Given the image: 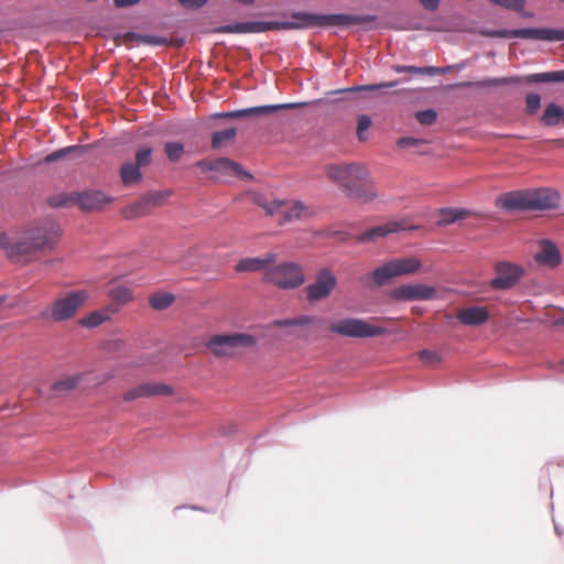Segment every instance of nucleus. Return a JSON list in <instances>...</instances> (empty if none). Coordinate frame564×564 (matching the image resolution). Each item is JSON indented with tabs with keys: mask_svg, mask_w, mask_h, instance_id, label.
I'll list each match as a JSON object with an SVG mask.
<instances>
[{
	"mask_svg": "<svg viewBox=\"0 0 564 564\" xmlns=\"http://www.w3.org/2000/svg\"><path fill=\"white\" fill-rule=\"evenodd\" d=\"M122 41L124 43L133 42V41L139 42L140 41V34H137V33H133V32H128V33L122 35Z\"/></svg>",
	"mask_w": 564,
	"mask_h": 564,
	"instance_id": "5fc2aeb1",
	"label": "nucleus"
},
{
	"mask_svg": "<svg viewBox=\"0 0 564 564\" xmlns=\"http://www.w3.org/2000/svg\"><path fill=\"white\" fill-rule=\"evenodd\" d=\"M152 162V148L150 147H140L135 152V162L140 169L143 166H148Z\"/></svg>",
	"mask_w": 564,
	"mask_h": 564,
	"instance_id": "ea45409f",
	"label": "nucleus"
},
{
	"mask_svg": "<svg viewBox=\"0 0 564 564\" xmlns=\"http://www.w3.org/2000/svg\"><path fill=\"white\" fill-rule=\"evenodd\" d=\"M313 323V318L310 316H301L296 318L276 321L274 324L280 327L286 326H306Z\"/></svg>",
	"mask_w": 564,
	"mask_h": 564,
	"instance_id": "a19ab883",
	"label": "nucleus"
},
{
	"mask_svg": "<svg viewBox=\"0 0 564 564\" xmlns=\"http://www.w3.org/2000/svg\"><path fill=\"white\" fill-rule=\"evenodd\" d=\"M139 43L148 44V45H164L166 40L160 36L154 35H141Z\"/></svg>",
	"mask_w": 564,
	"mask_h": 564,
	"instance_id": "de8ad7c7",
	"label": "nucleus"
},
{
	"mask_svg": "<svg viewBox=\"0 0 564 564\" xmlns=\"http://www.w3.org/2000/svg\"><path fill=\"white\" fill-rule=\"evenodd\" d=\"M540 249L535 253V260L543 265L555 268L561 262L558 248L550 240L540 241Z\"/></svg>",
	"mask_w": 564,
	"mask_h": 564,
	"instance_id": "aec40b11",
	"label": "nucleus"
},
{
	"mask_svg": "<svg viewBox=\"0 0 564 564\" xmlns=\"http://www.w3.org/2000/svg\"><path fill=\"white\" fill-rule=\"evenodd\" d=\"M399 82H388V83H381V84H371V85H361V86H354L341 90H336L335 93H358V91H373L379 90L383 88H392L398 86Z\"/></svg>",
	"mask_w": 564,
	"mask_h": 564,
	"instance_id": "f704fd0d",
	"label": "nucleus"
},
{
	"mask_svg": "<svg viewBox=\"0 0 564 564\" xmlns=\"http://www.w3.org/2000/svg\"><path fill=\"white\" fill-rule=\"evenodd\" d=\"M175 302V296L169 292H156L149 296V304L154 311H164Z\"/></svg>",
	"mask_w": 564,
	"mask_h": 564,
	"instance_id": "cd10ccee",
	"label": "nucleus"
},
{
	"mask_svg": "<svg viewBox=\"0 0 564 564\" xmlns=\"http://www.w3.org/2000/svg\"><path fill=\"white\" fill-rule=\"evenodd\" d=\"M89 300L87 290L67 291L53 300L42 312L41 317L54 323L73 319Z\"/></svg>",
	"mask_w": 564,
	"mask_h": 564,
	"instance_id": "0eeeda50",
	"label": "nucleus"
},
{
	"mask_svg": "<svg viewBox=\"0 0 564 564\" xmlns=\"http://www.w3.org/2000/svg\"><path fill=\"white\" fill-rule=\"evenodd\" d=\"M389 297L395 301H427L436 297V289L426 284H403L390 290Z\"/></svg>",
	"mask_w": 564,
	"mask_h": 564,
	"instance_id": "4468645a",
	"label": "nucleus"
},
{
	"mask_svg": "<svg viewBox=\"0 0 564 564\" xmlns=\"http://www.w3.org/2000/svg\"><path fill=\"white\" fill-rule=\"evenodd\" d=\"M541 121L546 127H554L558 123H564V109L556 105V104H550L546 106Z\"/></svg>",
	"mask_w": 564,
	"mask_h": 564,
	"instance_id": "393cba45",
	"label": "nucleus"
},
{
	"mask_svg": "<svg viewBox=\"0 0 564 564\" xmlns=\"http://www.w3.org/2000/svg\"><path fill=\"white\" fill-rule=\"evenodd\" d=\"M120 177L126 186L139 183L142 180L141 169L132 162H126L120 167Z\"/></svg>",
	"mask_w": 564,
	"mask_h": 564,
	"instance_id": "a878e982",
	"label": "nucleus"
},
{
	"mask_svg": "<svg viewBox=\"0 0 564 564\" xmlns=\"http://www.w3.org/2000/svg\"><path fill=\"white\" fill-rule=\"evenodd\" d=\"M415 117L421 124L431 126L432 123L435 122L437 113L433 109H426L417 111Z\"/></svg>",
	"mask_w": 564,
	"mask_h": 564,
	"instance_id": "c03bdc74",
	"label": "nucleus"
},
{
	"mask_svg": "<svg viewBox=\"0 0 564 564\" xmlns=\"http://www.w3.org/2000/svg\"><path fill=\"white\" fill-rule=\"evenodd\" d=\"M324 173L347 197L369 203L377 197V189L368 167L361 163H330Z\"/></svg>",
	"mask_w": 564,
	"mask_h": 564,
	"instance_id": "f03ea898",
	"label": "nucleus"
},
{
	"mask_svg": "<svg viewBox=\"0 0 564 564\" xmlns=\"http://www.w3.org/2000/svg\"><path fill=\"white\" fill-rule=\"evenodd\" d=\"M80 379V376H70L63 378L52 386V390L55 392L70 391L79 384Z\"/></svg>",
	"mask_w": 564,
	"mask_h": 564,
	"instance_id": "e433bc0d",
	"label": "nucleus"
},
{
	"mask_svg": "<svg viewBox=\"0 0 564 564\" xmlns=\"http://www.w3.org/2000/svg\"><path fill=\"white\" fill-rule=\"evenodd\" d=\"M495 278L489 285L492 290L506 291L516 286L521 280L523 269L509 261H498L494 267Z\"/></svg>",
	"mask_w": 564,
	"mask_h": 564,
	"instance_id": "ddd939ff",
	"label": "nucleus"
},
{
	"mask_svg": "<svg viewBox=\"0 0 564 564\" xmlns=\"http://www.w3.org/2000/svg\"><path fill=\"white\" fill-rule=\"evenodd\" d=\"M110 202V198L100 191L84 192L74 195H57L48 199L52 207H65L70 204H78L80 209L93 212L101 209Z\"/></svg>",
	"mask_w": 564,
	"mask_h": 564,
	"instance_id": "9b49d317",
	"label": "nucleus"
},
{
	"mask_svg": "<svg viewBox=\"0 0 564 564\" xmlns=\"http://www.w3.org/2000/svg\"><path fill=\"white\" fill-rule=\"evenodd\" d=\"M419 357L424 365L429 366L436 365L441 361V356L438 355V352L429 349L422 350Z\"/></svg>",
	"mask_w": 564,
	"mask_h": 564,
	"instance_id": "a18cd8bd",
	"label": "nucleus"
},
{
	"mask_svg": "<svg viewBox=\"0 0 564 564\" xmlns=\"http://www.w3.org/2000/svg\"><path fill=\"white\" fill-rule=\"evenodd\" d=\"M108 295L118 307L124 305L133 300L132 291L123 285H116L108 290Z\"/></svg>",
	"mask_w": 564,
	"mask_h": 564,
	"instance_id": "c85d7f7f",
	"label": "nucleus"
},
{
	"mask_svg": "<svg viewBox=\"0 0 564 564\" xmlns=\"http://www.w3.org/2000/svg\"><path fill=\"white\" fill-rule=\"evenodd\" d=\"M254 345V337L243 333L213 335L206 343L208 350L219 358H234Z\"/></svg>",
	"mask_w": 564,
	"mask_h": 564,
	"instance_id": "6e6552de",
	"label": "nucleus"
},
{
	"mask_svg": "<svg viewBox=\"0 0 564 564\" xmlns=\"http://www.w3.org/2000/svg\"><path fill=\"white\" fill-rule=\"evenodd\" d=\"M13 243H14V240L11 241V240H9V238L6 234H0V248H3L7 253H8V247Z\"/></svg>",
	"mask_w": 564,
	"mask_h": 564,
	"instance_id": "864d4df0",
	"label": "nucleus"
},
{
	"mask_svg": "<svg viewBox=\"0 0 564 564\" xmlns=\"http://www.w3.org/2000/svg\"><path fill=\"white\" fill-rule=\"evenodd\" d=\"M336 284V276L329 269L321 270L316 274L315 281L306 288L307 300L314 303L328 297Z\"/></svg>",
	"mask_w": 564,
	"mask_h": 564,
	"instance_id": "2eb2a0df",
	"label": "nucleus"
},
{
	"mask_svg": "<svg viewBox=\"0 0 564 564\" xmlns=\"http://www.w3.org/2000/svg\"><path fill=\"white\" fill-rule=\"evenodd\" d=\"M170 195L171 192L169 191H159L144 195V198L152 210L153 208L161 206Z\"/></svg>",
	"mask_w": 564,
	"mask_h": 564,
	"instance_id": "58836bf2",
	"label": "nucleus"
},
{
	"mask_svg": "<svg viewBox=\"0 0 564 564\" xmlns=\"http://www.w3.org/2000/svg\"><path fill=\"white\" fill-rule=\"evenodd\" d=\"M554 324H555L556 326H564V316H563V317H561V318H557V319L554 322Z\"/></svg>",
	"mask_w": 564,
	"mask_h": 564,
	"instance_id": "4d7b16f0",
	"label": "nucleus"
},
{
	"mask_svg": "<svg viewBox=\"0 0 564 564\" xmlns=\"http://www.w3.org/2000/svg\"><path fill=\"white\" fill-rule=\"evenodd\" d=\"M86 151V147L83 145H70L63 149H59L57 151H54L53 153L45 156L44 162L52 163L57 160H61L63 158H66L68 155H82Z\"/></svg>",
	"mask_w": 564,
	"mask_h": 564,
	"instance_id": "7c9ffc66",
	"label": "nucleus"
},
{
	"mask_svg": "<svg viewBox=\"0 0 564 564\" xmlns=\"http://www.w3.org/2000/svg\"><path fill=\"white\" fill-rule=\"evenodd\" d=\"M422 142H423L422 140H419V139H415V138L403 137V138H400L398 140V147H400V148H410V147L417 145V144H420Z\"/></svg>",
	"mask_w": 564,
	"mask_h": 564,
	"instance_id": "09e8293b",
	"label": "nucleus"
},
{
	"mask_svg": "<svg viewBox=\"0 0 564 564\" xmlns=\"http://www.w3.org/2000/svg\"><path fill=\"white\" fill-rule=\"evenodd\" d=\"M263 280L283 290H293L305 282L302 267L295 262H283L268 268Z\"/></svg>",
	"mask_w": 564,
	"mask_h": 564,
	"instance_id": "1a4fd4ad",
	"label": "nucleus"
},
{
	"mask_svg": "<svg viewBox=\"0 0 564 564\" xmlns=\"http://www.w3.org/2000/svg\"><path fill=\"white\" fill-rule=\"evenodd\" d=\"M276 256L268 253L263 258H245L241 259L235 267L237 272H257L267 270L269 264L275 262Z\"/></svg>",
	"mask_w": 564,
	"mask_h": 564,
	"instance_id": "412c9836",
	"label": "nucleus"
},
{
	"mask_svg": "<svg viewBox=\"0 0 564 564\" xmlns=\"http://www.w3.org/2000/svg\"><path fill=\"white\" fill-rule=\"evenodd\" d=\"M164 152L171 162L178 161L184 154V144L181 142H166Z\"/></svg>",
	"mask_w": 564,
	"mask_h": 564,
	"instance_id": "4c0bfd02",
	"label": "nucleus"
},
{
	"mask_svg": "<svg viewBox=\"0 0 564 564\" xmlns=\"http://www.w3.org/2000/svg\"><path fill=\"white\" fill-rule=\"evenodd\" d=\"M196 165L205 172L214 171L223 167H232L234 165L230 163V160L227 158H220L217 160H202L196 163Z\"/></svg>",
	"mask_w": 564,
	"mask_h": 564,
	"instance_id": "c9c22d12",
	"label": "nucleus"
},
{
	"mask_svg": "<svg viewBox=\"0 0 564 564\" xmlns=\"http://www.w3.org/2000/svg\"><path fill=\"white\" fill-rule=\"evenodd\" d=\"M184 7L188 8H200L207 0H178Z\"/></svg>",
	"mask_w": 564,
	"mask_h": 564,
	"instance_id": "603ef678",
	"label": "nucleus"
},
{
	"mask_svg": "<svg viewBox=\"0 0 564 564\" xmlns=\"http://www.w3.org/2000/svg\"><path fill=\"white\" fill-rule=\"evenodd\" d=\"M294 21H251L223 25L214 30L216 33H263L275 30L305 29L312 26H348L375 20L371 15H352L344 13L314 14L294 13Z\"/></svg>",
	"mask_w": 564,
	"mask_h": 564,
	"instance_id": "f257e3e1",
	"label": "nucleus"
},
{
	"mask_svg": "<svg viewBox=\"0 0 564 564\" xmlns=\"http://www.w3.org/2000/svg\"><path fill=\"white\" fill-rule=\"evenodd\" d=\"M558 194L549 188L514 191L497 198V206L509 212L547 210L555 208Z\"/></svg>",
	"mask_w": 564,
	"mask_h": 564,
	"instance_id": "20e7f679",
	"label": "nucleus"
},
{
	"mask_svg": "<svg viewBox=\"0 0 564 564\" xmlns=\"http://www.w3.org/2000/svg\"><path fill=\"white\" fill-rule=\"evenodd\" d=\"M6 302V296H0V305H2Z\"/></svg>",
	"mask_w": 564,
	"mask_h": 564,
	"instance_id": "13d9d810",
	"label": "nucleus"
},
{
	"mask_svg": "<svg viewBox=\"0 0 564 564\" xmlns=\"http://www.w3.org/2000/svg\"><path fill=\"white\" fill-rule=\"evenodd\" d=\"M116 7L118 8H123V7H129V6H133L135 3L139 2V0H113Z\"/></svg>",
	"mask_w": 564,
	"mask_h": 564,
	"instance_id": "6e6d98bb",
	"label": "nucleus"
},
{
	"mask_svg": "<svg viewBox=\"0 0 564 564\" xmlns=\"http://www.w3.org/2000/svg\"><path fill=\"white\" fill-rule=\"evenodd\" d=\"M137 390L140 394V398L171 395L173 393V389L170 386L159 382H147L139 384L137 386Z\"/></svg>",
	"mask_w": 564,
	"mask_h": 564,
	"instance_id": "4be33fe9",
	"label": "nucleus"
},
{
	"mask_svg": "<svg viewBox=\"0 0 564 564\" xmlns=\"http://www.w3.org/2000/svg\"><path fill=\"white\" fill-rule=\"evenodd\" d=\"M302 104H280V105H269V106H259L251 107L240 110H234L229 112H220L217 115L218 118H246L250 116H265L273 113L281 109H291L299 108Z\"/></svg>",
	"mask_w": 564,
	"mask_h": 564,
	"instance_id": "f3484780",
	"label": "nucleus"
},
{
	"mask_svg": "<svg viewBox=\"0 0 564 564\" xmlns=\"http://www.w3.org/2000/svg\"><path fill=\"white\" fill-rule=\"evenodd\" d=\"M456 318L464 325L478 326L488 321L489 313L486 307L471 306L459 310L456 314Z\"/></svg>",
	"mask_w": 564,
	"mask_h": 564,
	"instance_id": "6ab92c4d",
	"label": "nucleus"
},
{
	"mask_svg": "<svg viewBox=\"0 0 564 564\" xmlns=\"http://www.w3.org/2000/svg\"><path fill=\"white\" fill-rule=\"evenodd\" d=\"M371 119L367 115H361L358 117L357 122V137L360 141H365L367 137L364 134L371 127Z\"/></svg>",
	"mask_w": 564,
	"mask_h": 564,
	"instance_id": "37998d69",
	"label": "nucleus"
},
{
	"mask_svg": "<svg viewBox=\"0 0 564 564\" xmlns=\"http://www.w3.org/2000/svg\"><path fill=\"white\" fill-rule=\"evenodd\" d=\"M479 33L486 37H519L550 42L564 41V30L554 29L481 30Z\"/></svg>",
	"mask_w": 564,
	"mask_h": 564,
	"instance_id": "f8f14e48",
	"label": "nucleus"
},
{
	"mask_svg": "<svg viewBox=\"0 0 564 564\" xmlns=\"http://www.w3.org/2000/svg\"><path fill=\"white\" fill-rule=\"evenodd\" d=\"M236 134L237 130L235 128L215 132L212 137V148L220 149L225 143L232 141Z\"/></svg>",
	"mask_w": 564,
	"mask_h": 564,
	"instance_id": "72a5a7b5",
	"label": "nucleus"
},
{
	"mask_svg": "<svg viewBox=\"0 0 564 564\" xmlns=\"http://www.w3.org/2000/svg\"><path fill=\"white\" fill-rule=\"evenodd\" d=\"M521 79L519 77H500V78H487L476 83H462L460 87H489V86H501V85H511L519 84Z\"/></svg>",
	"mask_w": 564,
	"mask_h": 564,
	"instance_id": "c756f323",
	"label": "nucleus"
},
{
	"mask_svg": "<svg viewBox=\"0 0 564 564\" xmlns=\"http://www.w3.org/2000/svg\"><path fill=\"white\" fill-rule=\"evenodd\" d=\"M417 226L408 225L405 219L390 220L386 224L376 226L357 237L359 242L376 241L379 238H384L388 235L395 234L403 230H414Z\"/></svg>",
	"mask_w": 564,
	"mask_h": 564,
	"instance_id": "dca6fc26",
	"label": "nucleus"
},
{
	"mask_svg": "<svg viewBox=\"0 0 564 564\" xmlns=\"http://www.w3.org/2000/svg\"><path fill=\"white\" fill-rule=\"evenodd\" d=\"M253 202L259 207L263 208L268 215L281 216V219L279 220L280 224L306 220L318 213V208L316 206L306 204L302 200L269 199L263 195L256 194L253 196Z\"/></svg>",
	"mask_w": 564,
	"mask_h": 564,
	"instance_id": "423d86ee",
	"label": "nucleus"
},
{
	"mask_svg": "<svg viewBox=\"0 0 564 564\" xmlns=\"http://www.w3.org/2000/svg\"><path fill=\"white\" fill-rule=\"evenodd\" d=\"M525 102H527V109L530 113H533L535 112L539 107H540V102H541V98L538 94H529L527 96V99H525Z\"/></svg>",
	"mask_w": 564,
	"mask_h": 564,
	"instance_id": "49530a36",
	"label": "nucleus"
},
{
	"mask_svg": "<svg viewBox=\"0 0 564 564\" xmlns=\"http://www.w3.org/2000/svg\"><path fill=\"white\" fill-rule=\"evenodd\" d=\"M438 215L440 219L437 225L447 226L454 224L455 221L466 219L471 215V213L463 208H442L440 209Z\"/></svg>",
	"mask_w": 564,
	"mask_h": 564,
	"instance_id": "5701e85b",
	"label": "nucleus"
},
{
	"mask_svg": "<svg viewBox=\"0 0 564 564\" xmlns=\"http://www.w3.org/2000/svg\"><path fill=\"white\" fill-rule=\"evenodd\" d=\"M452 67L441 68V67H434V66H426V67H417V66H410V65H393L392 69L395 73H410L414 75H437V74H444L447 70H449Z\"/></svg>",
	"mask_w": 564,
	"mask_h": 564,
	"instance_id": "b1692460",
	"label": "nucleus"
},
{
	"mask_svg": "<svg viewBox=\"0 0 564 564\" xmlns=\"http://www.w3.org/2000/svg\"><path fill=\"white\" fill-rule=\"evenodd\" d=\"M137 399H140V394H139V392L137 390V387H134L132 389H129L128 391H126L123 393V400L124 401L130 402V401H134Z\"/></svg>",
	"mask_w": 564,
	"mask_h": 564,
	"instance_id": "3c124183",
	"label": "nucleus"
},
{
	"mask_svg": "<svg viewBox=\"0 0 564 564\" xmlns=\"http://www.w3.org/2000/svg\"><path fill=\"white\" fill-rule=\"evenodd\" d=\"M491 3L517 12L523 11L525 0H489Z\"/></svg>",
	"mask_w": 564,
	"mask_h": 564,
	"instance_id": "79ce46f5",
	"label": "nucleus"
},
{
	"mask_svg": "<svg viewBox=\"0 0 564 564\" xmlns=\"http://www.w3.org/2000/svg\"><path fill=\"white\" fill-rule=\"evenodd\" d=\"M328 329L333 334L351 338H369L378 337L388 334L387 328L378 325L370 324L361 318H340L332 322Z\"/></svg>",
	"mask_w": 564,
	"mask_h": 564,
	"instance_id": "9d476101",
	"label": "nucleus"
},
{
	"mask_svg": "<svg viewBox=\"0 0 564 564\" xmlns=\"http://www.w3.org/2000/svg\"><path fill=\"white\" fill-rule=\"evenodd\" d=\"M528 83L564 82V70L532 74L525 77Z\"/></svg>",
	"mask_w": 564,
	"mask_h": 564,
	"instance_id": "2f4dec72",
	"label": "nucleus"
},
{
	"mask_svg": "<svg viewBox=\"0 0 564 564\" xmlns=\"http://www.w3.org/2000/svg\"><path fill=\"white\" fill-rule=\"evenodd\" d=\"M230 163L234 165L232 167L226 166V167L216 170V173L219 174V178H225L226 176H236V177L247 178V180L252 178L251 174L243 171L242 166L239 163L231 161V160H230Z\"/></svg>",
	"mask_w": 564,
	"mask_h": 564,
	"instance_id": "473e14b6",
	"label": "nucleus"
},
{
	"mask_svg": "<svg viewBox=\"0 0 564 564\" xmlns=\"http://www.w3.org/2000/svg\"><path fill=\"white\" fill-rule=\"evenodd\" d=\"M119 310L120 307H118L116 304H109L100 310H96L83 316L78 321V324L84 328L98 327L102 323L109 321L113 314L119 312Z\"/></svg>",
	"mask_w": 564,
	"mask_h": 564,
	"instance_id": "a211bd4d",
	"label": "nucleus"
},
{
	"mask_svg": "<svg viewBox=\"0 0 564 564\" xmlns=\"http://www.w3.org/2000/svg\"><path fill=\"white\" fill-rule=\"evenodd\" d=\"M422 269V261L414 256L392 258L369 272L362 282L368 288H381L392 279L412 275Z\"/></svg>",
	"mask_w": 564,
	"mask_h": 564,
	"instance_id": "39448f33",
	"label": "nucleus"
},
{
	"mask_svg": "<svg viewBox=\"0 0 564 564\" xmlns=\"http://www.w3.org/2000/svg\"><path fill=\"white\" fill-rule=\"evenodd\" d=\"M421 6L427 11H436L441 0H419Z\"/></svg>",
	"mask_w": 564,
	"mask_h": 564,
	"instance_id": "8fccbe9b",
	"label": "nucleus"
},
{
	"mask_svg": "<svg viewBox=\"0 0 564 564\" xmlns=\"http://www.w3.org/2000/svg\"><path fill=\"white\" fill-rule=\"evenodd\" d=\"M62 237L59 225L45 219L32 225L8 247V257L14 262H26L36 252L52 251Z\"/></svg>",
	"mask_w": 564,
	"mask_h": 564,
	"instance_id": "7ed1b4c3",
	"label": "nucleus"
},
{
	"mask_svg": "<svg viewBox=\"0 0 564 564\" xmlns=\"http://www.w3.org/2000/svg\"><path fill=\"white\" fill-rule=\"evenodd\" d=\"M151 213V209L144 198H140L138 202L124 207L122 209V215L127 219H134L140 218L145 215H149Z\"/></svg>",
	"mask_w": 564,
	"mask_h": 564,
	"instance_id": "bb28decb",
	"label": "nucleus"
}]
</instances>
